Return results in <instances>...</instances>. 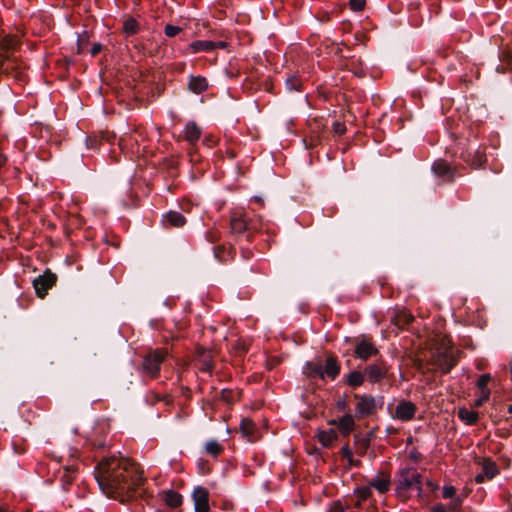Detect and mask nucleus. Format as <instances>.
I'll list each match as a JSON object with an SVG mask.
<instances>
[{"label":"nucleus","instance_id":"nucleus-1","mask_svg":"<svg viewBox=\"0 0 512 512\" xmlns=\"http://www.w3.org/2000/svg\"><path fill=\"white\" fill-rule=\"evenodd\" d=\"M95 478L108 497L125 502L132 498L143 483L142 473L127 458H103L95 468Z\"/></svg>","mask_w":512,"mask_h":512},{"label":"nucleus","instance_id":"nucleus-2","mask_svg":"<svg viewBox=\"0 0 512 512\" xmlns=\"http://www.w3.org/2000/svg\"><path fill=\"white\" fill-rule=\"evenodd\" d=\"M340 369L341 366L337 357L329 355L325 362L321 359L308 361L303 368V373L311 379L319 378L324 380L327 377L330 380H335L340 374Z\"/></svg>","mask_w":512,"mask_h":512},{"label":"nucleus","instance_id":"nucleus-3","mask_svg":"<svg viewBox=\"0 0 512 512\" xmlns=\"http://www.w3.org/2000/svg\"><path fill=\"white\" fill-rule=\"evenodd\" d=\"M262 228V219L260 216L250 218L248 214L240 209H235L230 213V231L232 234L240 236L246 234L250 241L254 232Z\"/></svg>","mask_w":512,"mask_h":512},{"label":"nucleus","instance_id":"nucleus-4","mask_svg":"<svg viewBox=\"0 0 512 512\" xmlns=\"http://www.w3.org/2000/svg\"><path fill=\"white\" fill-rule=\"evenodd\" d=\"M459 149L460 158L473 168L481 167L486 162L485 147L478 142L476 136L461 141Z\"/></svg>","mask_w":512,"mask_h":512},{"label":"nucleus","instance_id":"nucleus-5","mask_svg":"<svg viewBox=\"0 0 512 512\" xmlns=\"http://www.w3.org/2000/svg\"><path fill=\"white\" fill-rule=\"evenodd\" d=\"M459 360V352L454 351L452 347L443 344L433 352V364L437 366L443 374L449 373Z\"/></svg>","mask_w":512,"mask_h":512},{"label":"nucleus","instance_id":"nucleus-6","mask_svg":"<svg viewBox=\"0 0 512 512\" xmlns=\"http://www.w3.org/2000/svg\"><path fill=\"white\" fill-rule=\"evenodd\" d=\"M167 356V349L157 348L150 350L143 358V373L151 378L157 377L159 375L161 364L164 362Z\"/></svg>","mask_w":512,"mask_h":512},{"label":"nucleus","instance_id":"nucleus-7","mask_svg":"<svg viewBox=\"0 0 512 512\" xmlns=\"http://www.w3.org/2000/svg\"><path fill=\"white\" fill-rule=\"evenodd\" d=\"M354 398L357 400L355 404V417L359 420L374 415L383 404L382 401H378L372 395L355 394Z\"/></svg>","mask_w":512,"mask_h":512},{"label":"nucleus","instance_id":"nucleus-8","mask_svg":"<svg viewBox=\"0 0 512 512\" xmlns=\"http://www.w3.org/2000/svg\"><path fill=\"white\" fill-rule=\"evenodd\" d=\"M399 489L411 490L416 489L419 494L422 493V477L416 469L406 467L400 470Z\"/></svg>","mask_w":512,"mask_h":512},{"label":"nucleus","instance_id":"nucleus-9","mask_svg":"<svg viewBox=\"0 0 512 512\" xmlns=\"http://www.w3.org/2000/svg\"><path fill=\"white\" fill-rule=\"evenodd\" d=\"M56 281V274L52 273L50 270H46L44 274L39 275L33 280L36 295L39 298H44L47 295V291L56 284Z\"/></svg>","mask_w":512,"mask_h":512},{"label":"nucleus","instance_id":"nucleus-10","mask_svg":"<svg viewBox=\"0 0 512 512\" xmlns=\"http://www.w3.org/2000/svg\"><path fill=\"white\" fill-rule=\"evenodd\" d=\"M389 366L384 361H379L365 367L364 374L367 376L369 382L379 383L388 375Z\"/></svg>","mask_w":512,"mask_h":512},{"label":"nucleus","instance_id":"nucleus-11","mask_svg":"<svg viewBox=\"0 0 512 512\" xmlns=\"http://www.w3.org/2000/svg\"><path fill=\"white\" fill-rule=\"evenodd\" d=\"M433 173L442 178L445 182H452L457 175V171L447 161L436 160L432 166Z\"/></svg>","mask_w":512,"mask_h":512},{"label":"nucleus","instance_id":"nucleus-12","mask_svg":"<svg viewBox=\"0 0 512 512\" xmlns=\"http://www.w3.org/2000/svg\"><path fill=\"white\" fill-rule=\"evenodd\" d=\"M416 411L417 407L414 403L402 400L396 406L393 417L403 422H407L415 417Z\"/></svg>","mask_w":512,"mask_h":512},{"label":"nucleus","instance_id":"nucleus-13","mask_svg":"<svg viewBox=\"0 0 512 512\" xmlns=\"http://www.w3.org/2000/svg\"><path fill=\"white\" fill-rule=\"evenodd\" d=\"M378 349L375 345L366 338L357 341L355 345V357L363 361L368 360L370 357L378 354Z\"/></svg>","mask_w":512,"mask_h":512},{"label":"nucleus","instance_id":"nucleus-14","mask_svg":"<svg viewBox=\"0 0 512 512\" xmlns=\"http://www.w3.org/2000/svg\"><path fill=\"white\" fill-rule=\"evenodd\" d=\"M195 512H209V492L204 487H197L192 493Z\"/></svg>","mask_w":512,"mask_h":512},{"label":"nucleus","instance_id":"nucleus-15","mask_svg":"<svg viewBox=\"0 0 512 512\" xmlns=\"http://www.w3.org/2000/svg\"><path fill=\"white\" fill-rule=\"evenodd\" d=\"M140 136V134L135 132L131 135L120 138L119 147L122 151L130 152L133 155H139L141 153L139 145Z\"/></svg>","mask_w":512,"mask_h":512},{"label":"nucleus","instance_id":"nucleus-16","mask_svg":"<svg viewBox=\"0 0 512 512\" xmlns=\"http://www.w3.org/2000/svg\"><path fill=\"white\" fill-rule=\"evenodd\" d=\"M20 64L13 58L9 56L4 57L0 54V73L10 74L13 71H16L15 77L19 78L22 75V71H20Z\"/></svg>","mask_w":512,"mask_h":512},{"label":"nucleus","instance_id":"nucleus-17","mask_svg":"<svg viewBox=\"0 0 512 512\" xmlns=\"http://www.w3.org/2000/svg\"><path fill=\"white\" fill-rule=\"evenodd\" d=\"M368 484L380 493H385L390 488V476L384 472H380L374 479L369 480Z\"/></svg>","mask_w":512,"mask_h":512},{"label":"nucleus","instance_id":"nucleus-18","mask_svg":"<svg viewBox=\"0 0 512 512\" xmlns=\"http://www.w3.org/2000/svg\"><path fill=\"white\" fill-rule=\"evenodd\" d=\"M331 424L337 425L340 432L345 436L349 435L355 427L353 416L350 414H345L339 419L333 420Z\"/></svg>","mask_w":512,"mask_h":512},{"label":"nucleus","instance_id":"nucleus-19","mask_svg":"<svg viewBox=\"0 0 512 512\" xmlns=\"http://www.w3.org/2000/svg\"><path fill=\"white\" fill-rule=\"evenodd\" d=\"M208 81L202 76H190L188 81V89L195 93L201 94L208 89Z\"/></svg>","mask_w":512,"mask_h":512},{"label":"nucleus","instance_id":"nucleus-20","mask_svg":"<svg viewBox=\"0 0 512 512\" xmlns=\"http://www.w3.org/2000/svg\"><path fill=\"white\" fill-rule=\"evenodd\" d=\"M201 136V129L195 122H189L184 128V137L191 144L194 145Z\"/></svg>","mask_w":512,"mask_h":512},{"label":"nucleus","instance_id":"nucleus-21","mask_svg":"<svg viewBox=\"0 0 512 512\" xmlns=\"http://www.w3.org/2000/svg\"><path fill=\"white\" fill-rule=\"evenodd\" d=\"M240 431L249 442H254L257 440L256 426L250 419H243L241 421Z\"/></svg>","mask_w":512,"mask_h":512},{"label":"nucleus","instance_id":"nucleus-22","mask_svg":"<svg viewBox=\"0 0 512 512\" xmlns=\"http://www.w3.org/2000/svg\"><path fill=\"white\" fill-rule=\"evenodd\" d=\"M76 472H77V467L74 464L67 465L63 468L62 471L58 472L60 480L63 483L64 489H66L67 486H69L73 482Z\"/></svg>","mask_w":512,"mask_h":512},{"label":"nucleus","instance_id":"nucleus-23","mask_svg":"<svg viewBox=\"0 0 512 512\" xmlns=\"http://www.w3.org/2000/svg\"><path fill=\"white\" fill-rule=\"evenodd\" d=\"M215 49L214 41L210 40H197L189 44L188 50L190 53L195 54L201 51L209 52Z\"/></svg>","mask_w":512,"mask_h":512},{"label":"nucleus","instance_id":"nucleus-24","mask_svg":"<svg viewBox=\"0 0 512 512\" xmlns=\"http://www.w3.org/2000/svg\"><path fill=\"white\" fill-rule=\"evenodd\" d=\"M458 418L467 425H474L479 419V413L477 411L468 410L464 407L458 409Z\"/></svg>","mask_w":512,"mask_h":512},{"label":"nucleus","instance_id":"nucleus-25","mask_svg":"<svg viewBox=\"0 0 512 512\" xmlns=\"http://www.w3.org/2000/svg\"><path fill=\"white\" fill-rule=\"evenodd\" d=\"M214 257L222 263H225L233 258V249L231 246L227 247L225 245L215 246L213 249Z\"/></svg>","mask_w":512,"mask_h":512},{"label":"nucleus","instance_id":"nucleus-26","mask_svg":"<svg viewBox=\"0 0 512 512\" xmlns=\"http://www.w3.org/2000/svg\"><path fill=\"white\" fill-rule=\"evenodd\" d=\"M164 221L169 223L170 226L180 228L186 223L185 217L177 211H169L164 216Z\"/></svg>","mask_w":512,"mask_h":512},{"label":"nucleus","instance_id":"nucleus-27","mask_svg":"<svg viewBox=\"0 0 512 512\" xmlns=\"http://www.w3.org/2000/svg\"><path fill=\"white\" fill-rule=\"evenodd\" d=\"M19 44V40L14 35H0V48L4 51L15 49Z\"/></svg>","mask_w":512,"mask_h":512},{"label":"nucleus","instance_id":"nucleus-28","mask_svg":"<svg viewBox=\"0 0 512 512\" xmlns=\"http://www.w3.org/2000/svg\"><path fill=\"white\" fill-rule=\"evenodd\" d=\"M164 501L169 507L176 508L182 504V496L173 490H169L165 492Z\"/></svg>","mask_w":512,"mask_h":512},{"label":"nucleus","instance_id":"nucleus-29","mask_svg":"<svg viewBox=\"0 0 512 512\" xmlns=\"http://www.w3.org/2000/svg\"><path fill=\"white\" fill-rule=\"evenodd\" d=\"M364 371H352L347 375V384L351 387H359L364 383Z\"/></svg>","mask_w":512,"mask_h":512},{"label":"nucleus","instance_id":"nucleus-30","mask_svg":"<svg viewBox=\"0 0 512 512\" xmlns=\"http://www.w3.org/2000/svg\"><path fill=\"white\" fill-rule=\"evenodd\" d=\"M482 472L487 477V479H492L498 474V468L495 464V462L484 459L482 463Z\"/></svg>","mask_w":512,"mask_h":512},{"label":"nucleus","instance_id":"nucleus-31","mask_svg":"<svg viewBox=\"0 0 512 512\" xmlns=\"http://www.w3.org/2000/svg\"><path fill=\"white\" fill-rule=\"evenodd\" d=\"M502 64L497 67L498 72H504L505 70H512V51H503L500 56Z\"/></svg>","mask_w":512,"mask_h":512},{"label":"nucleus","instance_id":"nucleus-32","mask_svg":"<svg viewBox=\"0 0 512 512\" xmlns=\"http://www.w3.org/2000/svg\"><path fill=\"white\" fill-rule=\"evenodd\" d=\"M240 397V393L237 391H233L230 389H223L221 391V399L226 402L227 404H232L236 401H238Z\"/></svg>","mask_w":512,"mask_h":512},{"label":"nucleus","instance_id":"nucleus-33","mask_svg":"<svg viewBox=\"0 0 512 512\" xmlns=\"http://www.w3.org/2000/svg\"><path fill=\"white\" fill-rule=\"evenodd\" d=\"M337 438V434L334 430L322 431L319 433V441L324 446H329Z\"/></svg>","mask_w":512,"mask_h":512},{"label":"nucleus","instance_id":"nucleus-34","mask_svg":"<svg viewBox=\"0 0 512 512\" xmlns=\"http://www.w3.org/2000/svg\"><path fill=\"white\" fill-rule=\"evenodd\" d=\"M123 29L127 35H134L139 30V24L134 18H128L124 21Z\"/></svg>","mask_w":512,"mask_h":512},{"label":"nucleus","instance_id":"nucleus-35","mask_svg":"<svg viewBox=\"0 0 512 512\" xmlns=\"http://www.w3.org/2000/svg\"><path fill=\"white\" fill-rule=\"evenodd\" d=\"M355 494L358 497V501L356 502V506H360L361 505V501H364V500L368 499L371 496L372 492H371L370 486H365V487L357 488L355 490Z\"/></svg>","mask_w":512,"mask_h":512},{"label":"nucleus","instance_id":"nucleus-36","mask_svg":"<svg viewBox=\"0 0 512 512\" xmlns=\"http://www.w3.org/2000/svg\"><path fill=\"white\" fill-rule=\"evenodd\" d=\"M205 449L206 452L212 456H217L222 451V448L217 441H209L206 444Z\"/></svg>","mask_w":512,"mask_h":512},{"label":"nucleus","instance_id":"nucleus-37","mask_svg":"<svg viewBox=\"0 0 512 512\" xmlns=\"http://www.w3.org/2000/svg\"><path fill=\"white\" fill-rule=\"evenodd\" d=\"M490 380H491L490 374H482L479 377V379L477 381V386L481 390V392H485L486 389H488L487 385L490 382Z\"/></svg>","mask_w":512,"mask_h":512},{"label":"nucleus","instance_id":"nucleus-38","mask_svg":"<svg viewBox=\"0 0 512 512\" xmlns=\"http://www.w3.org/2000/svg\"><path fill=\"white\" fill-rule=\"evenodd\" d=\"M348 507L344 506L340 501H334L331 503L327 512H348Z\"/></svg>","mask_w":512,"mask_h":512},{"label":"nucleus","instance_id":"nucleus-39","mask_svg":"<svg viewBox=\"0 0 512 512\" xmlns=\"http://www.w3.org/2000/svg\"><path fill=\"white\" fill-rule=\"evenodd\" d=\"M286 85L289 90H300L301 88V82L296 77L288 78Z\"/></svg>","mask_w":512,"mask_h":512},{"label":"nucleus","instance_id":"nucleus-40","mask_svg":"<svg viewBox=\"0 0 512 512\" xmlns=\"http://www.w3.org/2000/svg\"><path fill=\"white\" fill-rule=\"evenodd\" d=\"M181 31V28L174 25H166L164 32L167 37H175L179 32Z\"/></svg>","mask_w":512,"mask_h":512},{"label":"nucleus","instance_id":"nucleus-41","mask_svg":"<svg viewBox=\"0 0 512 512\" xmlns=\"http://www.w3.org/2000/svg\"><path fill=\"white\" fill-rule=\"evenodd\" d=\"M333 132L337 135H342L346 131L345 124L340 121H334L332 125Z\"/></svg>","mask_w":512,"mask_h":512},{"label":"nucleus","instance_id":"nucleus-42","mask_svg":"<svg viewBox=\"0 0 512 512\" xmlns=\"http://www.w3.org/2000/svg\"><path fill=\"white\" fill-rule=\"evenodd\" d=\"M463 499L461 497H454L449 504L448 511H458L461 508Z\"/></svg>","mask_w":512,"mask_h":512},{"label":"nucleus","instance_id":"nucleus-43","mask_svg":"<svg viewBox=\"0 0 512 512\" xmlns=\"http://www.w3.org/2000/svg\"><path fill=\"white\" fill-rule=\"evenodd\" d=\"M365 0H349V5L353 11H361L365 6Z\"/></svg>","mask_w":512,"mask_h":512},{"label":"nucleus","instance_id":"nucleus-44","mask_svg":"<svg viewBox=\"0 0 512 512\" xmlns=\"http://www.w3.org/2000/svg\"><path fill=\"white\" fill-rule=\"evenodd\" d=\"M206 239L210 243H215L220 239V232L218 230H209L206 233Z\"/></svg>","mask_w":512,"mask_h":512},{"label":"nucleus","instance_id":"nucleus-45","mask_svg":"<svg viewBox=\"0 0 512 512\" xmlns=\"http://www.w3.org/2000/svg\"><path fill=\"white\" fill-rule=\"evenodd\" d=\"M490 397V390L486 389L485 392H482V396L475 400V406L480 407L483 405L484 402H486Z\"/></svg>","mask_w":512,"mask_h":512},{"label":"nucleus","instance_id":"nucleus-46","mask_svg":"<svg viewBox=\"0 0 512 512\" xmlns=\"http://www.w3.org/2000/svg\"><path fill=\"white\" fill-rule=\"evenodd\" d=\"M456 494V489L453 486H445L443 488V497L444 498H454Z\"/></svg>","mask_w":512,"mask_h":512},{"label":"nucleus","instance_id":"nucleus-47","mask_svg":"<svg viewBox=\"0 0 512 512\" xmlns=\"http://www.w3.org/2000/svg\"><path fill=\"white\" fill-rule=\"evenodd\" d=\"M340 452H341L342 457H343L344 459H346V460H348V459L352 458V456H353L352 451H351V449L349 448V446H348V445L343 446V447L341 448V451H340Z\"/></svg>","mask_w":512,"mask_h":512},{"label":"nucleus","instance_id":"nucleus-48","mask_svg":"<svg viewBox=\"0 0 512 512\" xmlns=\"http://www.w3.org/2000/svg\"><path fill=\"white\" fill-rule=\"evenodd\" d=\"M347 462H348L347 468L358 467L361 465V461L358 459H354L353 457L348 459Z\"/></svg>","mask_w":512,"mask_h":512},{"label":"nucleus","instance_id":"nucleus-49","mask_svg":"<svg viewBox=\"0 0 512 512\" xmlns=\"http://www.w3.org/2000/svg\"><path fill=\"white\" fill-rule=\"evenodd\" d=\"M431 512H449L443 504H436L432 507Z\"/></svg>","mask_w":512,"mask_h":512},{"label":"nucleus","instance_id":"nucleus-50","mask_svg":"<svg viewBox=\"0 0 512 512\" xmlns=\"http://www.w3.org/2000/svg\"><path fill=\"white\" fill-rule=\"evenodd\" d=\"M101 49H102V45L99 44V43H95L92 46V48L90 50V53H91L92 56H96L101 51Z\"/></svg>","mask_w":512,"mask_h":512},{"label":"nucleus","instance_id":"nucleus-51","mask_svg":"<svg viewBox=\"0 0 512 512\" xmlns=\"http://www.w3.org/2000/svg\"><path fill=\"white\" fill-rule=\"evenodd\" d=\"M97 142L98 141L96 138L89 137V138H87V147L88 148H96Z\"/></svg>","mask_w":512,"mask_h":512},{"label":"nucleus","instance_id":"nucleus-52","mask_svg":"<svg viewBox=\"0 0 512 512\" xmlns=\"http://www.w3.org/2000/svg\"><path fill=\"white\" fill-rule=\"evenodd\" d=\"M487 479V477L484 475V473H480L478 474L476 477H475V481L477 483H483L485 480Z\"/></svg>","mask_w":512,"mask_h":512},{"label":"nucleus","instance_id":"nucleus-53","mask_svg":"<svg viewBox=\"0 0 512 512\" xmlns=\"http://www.w3.org/2000/svg\"><path fill=\"white\" fill-rule=\"evenodd\" d=\"M214 45H215V49H216V48H221V49H223V48H225V47H226V45H227V44H226V42H224V41H219V42H214Z\"/></svg>","mask_w":512,"mask_h":512},{"label":"nucleus","instance_id":"nucleus-54","mask_svg":"<svg viewBox=\"0 0 512 512\" xmlns=\"http://www.w3.org/2000/svg\"><path fill=\"white\" fill-rule=\"evenodd\" d=\"M83 50H84V41L81 38H79L78 39V52L81 53V52H83Z\"/></svg>","mask_w":512,"mask_h":512},{"label":"nucleus","instance_id":"nucleus-55","mask_svg":"<svg viewBox=\"0 0 512 512\" xmlns=\"http://www.w3.org/2000/svg\"><path fill=\"white\" fill-rule=\"evenodd\" d=\"M6 163V157L0 153V168Z\"/></svg>","mask_w":512,"mask_h":512},{"label":"nucleus","instance_id":"nucleus-56","mask_svg":"<svg viewBox=\"0 0 512 512\" xmlns=\"http://www.w3.org/2000/svg\"><path fill=\"white\" fill-rule=\"evenodd\" d=\"M211 368H212L211 363H205V364H204V367H203V370H207V371H208V370H210Z\"/></svg>","mask_w":512,"mask_h":512},{"label":"nucleus","instance_id":"nucleus-57","mask_svg":"<svg viewBox=\"0 0 512 512\" xmlns=\"http://www.w3.org/2000/svg\"><path fill=\"white\" fill-rule=\"evenodd\" d=\"M507 412L512 414V405H509L508 408H507Z\"/></svg>","mask_w":512,"mask_h":512},{"label":"nucleus","instance_id":"nucleus-58","mask_svg":"<svg viewBox=\"0 0 512 512\" xmlns=\"http://www.w3.org/2000/svg\"><path fill=\"white\" fill-rule=\"evenodd\" d=\"M0 512H6V510L0 507Z\"/></svg>","mask_w":512,"mask_h":512},{"label":"nucleus","instance_id":"nucleus-59","mask_svg":"<svg viewBox=\"0 0 512 512\" xmlns=\"http://www.w3.org/2000/svg\"><path fill=\"white\" fill-rule=\"evenodd\" d=\"M510 509H511V511H512V503H511V505H510Z\"/></svg>","mask_w":512,"mask_h":512}]
</instances>
